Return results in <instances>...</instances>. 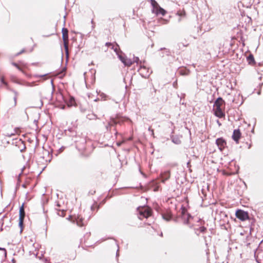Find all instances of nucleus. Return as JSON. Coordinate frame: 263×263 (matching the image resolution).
<instances>
[{
  "instance_id": "1",
  "label": "nucleus",
  "mask_w": 263,
  "mask_h": 263,
  "mask_svg": "<svg viewBox=\"0 0 263 263\" xmlns=\"http://www.w3.org/2000/svg\"><path fill=\"white\" fill-rule=\"evenodd\" d=\"M224 105V101L221 98L219 97L215 101L213 111L216 117L219 118L225 117V113L223 111Z\"/></svg>"
},
{
  "instance_id": "2",
  "label": "nucleus",
  "mask_w": 263,
  "mask_h": 263,
  "mask_svg": "<svg viewBox=\"0 0 263 263\" xmlns=\"http://www.w3.org/2000/svg\"><path fill=\"white\" fill-rule=\"evenodd\" d=\"M108 47H111V49L114 50L117 54H118L119 51V46L117 44L110 42L106 43L105 44L100 47V51L101 52H107L108 50Z\"/></svg>"
},
{
  "instance_id": "3",
  "label": "nucleus",
  "mask_w": 263,
  "mask_h": 263,
  "mask_svg": "<svg viewBox=\"0 0 263 263\" xmlns=\"http://www.w3.org/2000/svg\"><path fill=\"white\" fill-rule=\"evenodd\" d=\"M151 3L153 7V12L157 15L161 14L162 16L165 14V10L161 8L155 0H151Z\"/></svg>"
},
{
  "instance_id": "4",
  "label": "nucleus",
  "mask_w": 263,
  "mask_h": 263,
  "mask_svg": "<svg viewBox=\"0 0 263 263\" xmlns=\"http://www.w3.org/2000/svg\"><path fill=\"white\" fill-rule=\"evenodd\" d=\"M11 64L23 74L25 75L27 74V70L29 69L28 65L27 63L23 61H19L17 63L12 62Z\"/></svg>"
},
{
  "instance_id": "5",
  "label": "nucleus",
  "mask_w": 263,
  "mask_h": 263,
  "mask_svg": "<svg viewBox=\"0 0 263 263\" xmlns=\"http://www.w3.org/2000/svg\"><path fill=\"white\" fill-rule=\"evenodd\" d=\"M139 214L143 218H148L152 215V210L151 208L147 206L139 208L138 209Z\"/></svg>"
},
{
  "instance_id": "6",
  "label": "nucleus",
  "mask_w": 263,
  "mask_h": 263,
  "mask_svg": "<svg viewBox=\"0 0 263 263\" xmlns=\"http://www.w3.org/2000/svg\"><path fill=\"white\" fill-rule=\"evenodd\" d=\"M62 39L64 42V46L66 52L68 51V30L67 28H63L62 30Z\"/></svg>"
},
{
  "instance_id": "7",
  "label": "nucleus",
  "mask_w": 263,
  "mask_h": 263,
  "mask_svg": "<svg viewBox=\"0 0 263 263\" xmlns=\"http://www.w3.org/2000/svg\"><path fill=\"white\" fill-rule=\"evenodd\" d=\"M235 215L236 217L241 221H245L249 218L248 212L241 210L236 211Z\"/></svg>"
},
{
  "instance_id": "8",
  "label": "nucleus",
  "mask_w": 263,
  "mask_h": 263,
  "mask_svg": "<svg viewBox=\"0 0 263 263\" xmlns=\"http://www.w3.org/2000/svg\"><path fill=\"white\" fill-rule=\"evenodd\" d=\"M216 144L220 151H222L227 147V142L223 138H218Z\"/></svg>"
},
{
  "instance_id": "9",
  "label": "nucleus",
  "mask_w": 263,
  "mask_h": 263,
  "mask_svg": "<svg viewBox=\"0 0 263 263\" xmlns=\"http://www.w3.org/2000/svg\"><path fill=\"white\" fill-rule=\"evenodd\" d=\"M241 136V133L239 129H234L232 138L236 144H238Z\"/></svg>"
},
{
  "instance_id": "10",
  "label": "nucleus",
  "mask_w": 263,
  "mask_h": 263,
  "mask_svg": "<svg viewBox=\"0 0 263 263\" xmlns=\"http://www.w3.org/2000/svg\"><path fill=\"white\" fill-rule=\"evenodd\" d=\"M118 55L119 58L122 61V62L124 64L125 66L129 67L133 64V62L129 59H128L126 57H124L121 54H117Z\"/></svg>"
},
{
  "instance_id": "11",
  "label": "nucleus",
  "mask_w": 263,
  "mask_h": 263,
  "mask_svg": "<svg viewBox=\"0 0 263 263\" xmlns=\"http://www.w3.org/2000/svg\"><path fill=\"white\" fill-rule=\"evenodd\" d=\"M252 146V141L250 137H248L246 142H242V147L244 148L249 149Z\"/></svg>"
},
{
  "instance_id": "12",
  "label": "nucleus",
  "mask_w": 263,
  "mask_h": 263,
  "mask_svg": "<svg viewBox=\"0 0 263 263\" xmlns=\"http://www.w3.org/2000/svg\"><path fill=\"white\" fill-rule=\"evenodd\" d=\"M122 122L120 121L118 118H112L108 122V126H114L116 125L117 124H121Z\"/></svg>"
},
{
  "instance_id": "13",
  "label": "nucleus",
  "mask_w": 263,
  "mask_h": 263,
  "mask_svg": "<svg viewBox=\"0 0 263 263\" xmlns=\"http://www.w3.org/2000/svg\"><path fill=\"white\" fill-rule=\"evenodd\" d=\"M162 215L163 218L166 221H169L172 218V214L170 211H166Z\"/></svg>"
},
{
  "instance_id": "14",
  "label": "nucleus",
  "mask_w": 263,
  "mask_h": 263,
  "mask_svg": "<svg viewBox=\"0 0 263 263\" xmlns=\"http://www.w3.org/2000/svg\"><path fill=\"white\" fill-rule=\"evenodd\" d=\"M25 216V212L24 210V204H23L22 206L20 208L19 219H24Z\"/></svg>"
},
{
  "instance_id": "15",
  "label": "nucleus",
  "mask_w": 263,
  "mask_h": 263,
  "mask_svg": "<svg viewBox=\"0 0 263 263\" xmlns=\"http://www.w3.org/2000/svg\"><path fill=\"white\" fill-rule=\"evenodd\" d=\"M162 176V179L163 181H164L167 179H168L171 176V173L170 171H166L163 173L161 175Z\"/></svg>"
},
{
  "instance_id": "16",
  "label": "nucleus",
  "mask_w": 263,
  "mask_h": 263,
  "mask_svg": "<svg viewBox=\"0 0 263 263\" xmlns=\"http://www.w3.org/2000/svg\"><path fill=\"white\" fill-rule=\"evenodd\" d=\"M0 81L4 85L5 88L8 90H10L9 85L8 83L6 81L5 77L4 76H0Z\"/></svg>"
},
{
  "instance_id": "17",
  "label": "nucleus",
  "mask_w": 263,
  "mask_h": 263,
  "mask_svg": "<svg viewBox=\"0 0 263 263\" xmlns=\"http://www.w3.org/2000/svg\"><path fill=\"white\" fill-rule=\"evenodd\" d=\"M139 64L140 68H139L138 71L141 74H143L144 71L146 70L147 68H146V66L143 65V64L141 62H140L139 63Z\"/></svg>"
},
{
  "instance_id": "18",
  "label": "nucleus",
  "mask_w": 263,
  "mask_h": 263,
  "mask_svg": "<svg viewBox=\"0 0 263 263\" xmlns=\"http://www.w3.org/2000/svg\"><path fill=\"white\" fill-rule=\"evenodd\" d=\"M247 61L250 65H254L255 63V61L254 57L252 54H250L247 58Z\"/></svg>"
},
{
  "instance_id": "19",
  "label": "nucleus",
  "mask_w": 263,
  "mask_h": 263,
  "mask_svg": "<svg viewBox=\"0 0 263 263\" xmlns=\"http://www.w3.org/2000/svg\"><path fill=\"white\" fill-rule=\"evenodd\" d=\"M177 14L180 16H185L186 15L185 11L184 9L178 11Z\"/></svg>"
},
{
  "instance_id": "20",
  "label": "nucleus",
  "mask_w": 263,
  "mask_h": 263,
  "mask_svg": "<svg viewBox=\"0 0 263 263\" xmlns=\"http://www.w3.org/2000/svg\"><path fill=\"white\" fill-rule=\"evenodd\" d=\"M76 223L77 224L79 227L82 226V218L80 217H78V218L76 219Z\"/></svg>"
},
{
  "instance_id": "21",
  "label": "nucleus",
  "mask_w": 263,
  "mask_h": 263,
  "mask_svg": "<svg viewBox=\"0 0 263 263\" xmlns=\"http://www.w3.org/2000/svg\"><path fill=\"white\" fill-rule=\"evenodd\" d=\"M13 92L15 94V96L14 97V106H16V104H17V96H18V92L16 91H14V90H13Z\"/></svg>"
},
{
  "instance_id": "22",
  "label": "nucleus",
  "mask_w": 263,
  "mask_h": 263,
  "mask_svg": "<svg viewBox=\"0 0 263 263\" xmlns=\"http://www.w3.org/2000/svg\"><path fill=\"white\" fill-rule=\"evenodd\" d=\"M24 219H19V226L21 228V231L22 232L23 231V223H24Z\"/></svg>"
},
{
  "instance_id": "23",
  "label": "nucleus",
  "mask_w": 263,
  "mask_h": 263,
  "mask_svg": "<svg viewBox=\"0 0 263 263\" xmlns=\"http://www.w3.org/2000/svg\"><path fill=\"white\" fill-rule=\"evenodd\" d=\"M21 133V130L20 129H15V130H14V133H12L10 134V136H14V135H20Z\"/></svg>"
},
{
  "instance_id": "24",
  "label": "nucleus",
  "mask_w": 263,
  "mask_h": 263,
  "mask_svg": "<svg viewBox=\"0 0 263 263\" xmlns=\"http://www.w3.org/2000/svg\"><path fill=\"white\" fill-rule=\"evenodd\" d=\"M75 104V100L73 98H71L69 100L68 105L72 106Z\"/></svg>"
},
{
  "instance_id": "25",
  "label": "nucleus",
  "mask_w": 263,
  "mask_h": 263,
  "mask_svg": "<svg viewBox=\"0 0 263 263\" xmlns=\"http://www.w3.org/2000/svg\"><path fill=\"white\" fill-rule=\"evenodd\" d=\"M179 72L181 75H186L188 74V72H186L185 69H181Z\"/></svg>"
},
{
  "instance_id": "26",
  "label": "nucleus",
  "mask_w": 263,
  "mask_h": 263,
  "mask_svg": "<svg viewBox=\"0 0 263 263\" xmlns=\"http://www.w3.org/2000/svg\"><path fill=\"white\" fill-rule=\"evenodd\" d=\"M26 52V50L24 49H22L21 51H20V52H17L15 55L16 56H18L22 53H25Z\"/></svg>"
},
{
  "instance_id": "27",
  "label": "nucleus",
  "mask_w": 263,
  "mask_h": 263,
  "mask_svg": "<svg viewBox=\"0 0 263 263\" xmlns=\"http://www.w3.org/2000/svg\"><path fill=\"white\" fill-rule=\"evenodd\" d=\"M126 142L125 139H123L122 141L120 142H117V145L118 146H120L123 143Z\"/></svg>"
},
{
  "instance_id": "28",
  "label": "nucleus",
  "mask_w": 263,
  "mask_h": 263,
  "mask_svg": "<svg viewBox=\"0 0 263 263\" xmlns=\"http://www.w3.org/2000/svg\"><path fill=\"white\" fill-rule=\"evenodd\" d=\"M99 206L97 205V203H95L93 204L92 206H91V210H93L95 209H97V210L99 209Z\"/></svg>"
},
{
  "instance_id": "29",
  "label": "nucleus",
  "mask_w": 263,
  "mask_h": 263,
  "mask_svg": "<svg viewBox=\"0 0 263 263\" xmlns=\"http://www.w3.org/2000/svg\"><path fill=\"white\" fill-rule=\"evenodd\" d=\"M199 231L202 233H204L206 231V228L204 227H201L199 228Z\"/></svg>"
},
{
  "instance_id": "30",
  "label": "nucleus",
  "mask_w": 263,
  "mask_h": 263,
  "mask_svg": "<svg viewBox=\"0 0 263 263\" xmlns=\"http://www.w3.org/2000/svg\"><path fill=\"white\" fill-rule=\"evenodd\" d=\"M206 254L207 256H209V255L210 254L209 250L208 249H207V250H206Z\"/></svg>"
},
{
  "instance_id": "31",
  "label": "nucleus",
  "mask_w": 263,
  "mask_h": 263,
  "mask_svg": "<svg viewBox=\"0 0 263 263\" xmlns=\"http://www.w3.org/2000/svg\"><path fill=\"white\" fill-rule=\"evenodd\" d=\"M0 250L4 251L5 252V253L6 254V250L5 249L0 248Z\"/></svg>"
},
{
  "instance_id": "32",
  "label": "nucleus",
  "mask_w": 263,
  "mask_h": 263,
  "mask_svg": "<svg viewBox=\"0 0 263 263\" xmlns=\"http://www.w3.org/2000/svg\"><path fill=\"white\" fill-rule=\"evenodd\" d=\"M133 140V137H130L129 138H128L127 140H125L126 141H130V140Z\"/></svg>"
},
{
  "instance_id": "33",
  "label": "nucleus",
  "mask_w": 263,
  "mask_h": 263,
  "mask_svg": "<svg viewBox=\"0 0 263 263\" xmlns=\"http://www.w3.org/2000/svg\"><path fill=\"white\" fill-rule=\"evenodd\" d=\"M186 211V210L185 209V208H183L182 209V213L184 215V213H185V212Z\"/></svg>"
},
{
  "instance_id": "34",
  "label": "nucleus",
  "mask_w": 263,
  "mask_h": 263,
  "mask_svg": "<svg viewBox=\"0 0 263 263\" xmlns=\"http://www.w3.org/2000/svg\"><path fill=\"white\" fill-rule=\"evenodd\" d=\"M217 122L218 124L219 125V126H221V124L218 120H217Z\"/></svg>"
},
{
  "instance_id": "35",
  "label": "nucleus",
  "mask_w": 263,
  "mask_h": 263,
  "mask_svg": "<svg viewBox=\"0 0 263 263\" xmlns=\"http://www.w3.org/2000/svg\"><path fill=\"white\" fill-rule=\"evenodd\" d=\"M152 132V135L153 136H154V129H152V132Z\"/></svg>"
},
{
  "instance_id": "36",
  "label": "nucleus",
  "mask_w": 263,
  "mask_h": 263,
  "mask_svg": "<svg viewBox=\"0 0 263 263\" xmlns=\"http://www.w3.org/2000/svg\"><path fill=\"white\" fill-rule=\"evenodd\" d=\"M152 129H153L152 128V127H149L148 128V130H149V131L152 132Z\"/></svg>"
},
{
  "instance_id": "37",
  "label": "nucleus",
  "mask_w": 263,
  "mask_h": 263,
  "mask_svg": "<svg viewBox=\"0 0 263 263\" xmlns=\"http://www.w3.org/2000/svg\"><path fill=\"white\" fill-rule=\"evenodd\" d=\"M160 236L163 237V233L162 232L160 233Z\"/></svg>"
},
{
  "instance_id": "38",
  "label": "nucleus",
  "mask_w": 263,
  "mask_h": 263,
  "mask_svg": "<svg viewBox=\"0 0 263 263\" xmlns=\"http://www.w3.org/2000/svg\"><path fill=\"white\" fill-rule=\"evenodd\" d=\"M118 134V133L116 131V133H115V135L117 136Z\"/></svg>"
},
{
  "instance_id": "39",
  "label": "nucleus",
  "mask_w": 263,
  "mask_h": 263,
  "mask_svg": "<svg viewBox=\"0 0 263 263\" xmlns=\"http://www.w3.org/2000/svg\"><path fill=\"white\" fill-rule=\"evenodd\" d=\"M23 186H24V187H26V184H24V185H23Z\"/></svg>"
},
{
  "instance_id": "40",
  "label": "nucleus",
  "mask_w": 263,
  "mask_h": 263,
  "mask_svg": "<svg viewBox=\"0 0 263 263\" xmlns=\"http://www.w3.org/2000/svg\"><path fill=\"white\" fill-rule=\"evenodd\" d=\"M108 49H111V47H108Z\"/></svg>"
}]
</instances>
